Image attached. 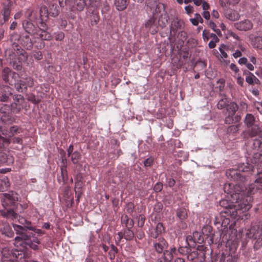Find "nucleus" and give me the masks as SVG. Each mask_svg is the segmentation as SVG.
<instances>
[{"label": "nucleus", "instance_id": "nucleus-48", "mask_svg": "<svg viewBox=\"0 0 262 262\" xmlns=\"http://www.w3.org/2000/svg\"><path fill=\"white\" fill-rule=\"evenodd\" d=\"M227 49L228 47L224 44H222L219 48V51L222 58H226L228 57V55L225 52V50H227Z\"/></svg>", "mask_w": 262, "mask_h": 262}, {"label": "nucleus", "instance_id": "nucleus-61", "mask_svg": "<svg viewBox=\"0 0 262 262\" xmlns=\"http://www.w3.org/2000/svg\"><path fill=\"white\" fill-rule=\"evenodd\" d=\"M27 228L29 230H32L34 231L36 233L39 234V235H43L45 234V232L41 229H36L32 226H28Z\"/></svg>", "mask_w": 262, "mask_h": 262}, {"label": "nucleus", "instance_id": "nucleus-18", "mask_svg": "<svg viewBox=\"0 0 262 262\" xmlns=\"http://www.w3.org/2000/svg\"><path fill=\"white\" fill-rule=\"evenodd\" d=\"M254 229H251L250 230H247L246 233V235L249 238H254L256 239V241L255 242L256 246H262V228L260 230V233H259V232L257 233H255Z\"/></svg>", "mask_w": 262, "mask_h": 262}, {"label": "nucleus", "instance_id": "nucleus-20", "mask_svg": "<svg viewBox=\"0 0 262 262\" xmlns=\"http://www.w3.org/2000/svg\"><path fill=\"white\" fill-rule=\"evenodd\" d=\"M19 42L27 50H31L33 46L32 39L28 35H21L19 39Z\"/></svg>", "mask_w": 262, "mask_h": 262}, {"label": "nucleus", "instance_id": "nucleus-32", "mask_svg": "<svg viewBox=\"0 0 262 262\" xmlns=\"http://www.w3.org/2000/svg\"><path fill=\"white\" fill-rule=\"evenodd\" d=\"M168 22V16L166 13L162 14L159 18L157 22L158 27L164 28L166 26Z\"/></svg>", "mask_w": 262, "mask_h": 262}, {"label": "nucleus", "instance_id": "nucleus-56", "mask_svg": "<svg viewBox=\"0 0 262 262\" xmlns=\"http://www.w3.org/2000/svg\"><path fill=\"white\" fill-rule=\"evenodd\" d=\"M163 184L161 182H158L155 185L154 187V190L156 192H159L163 189Z\"/></svg>", "mask_w": 262, "mask_h": 262}, {"label": "nucleus", "instance_id": "nucleus-29", "mask_svg": "<svg viewBox=\"0 0 262 262\" xmlns=\"http://www.w3.org/2000/svg\"><path fill=\"white\" fill-rule=\"evenodd\" d=\"M255 118L251 114H247L245 118L244 122L248 127H250L255 125Z\"/></svg>", "mask_w": 262, "mask_h": 262}, {"label": "nucleus", "instance_id": "nucleus-64", "mask_svg": "<svg viewBox=\"0 0 262 262\" xmlns=\"http://www.w3.org/2000/svg\"><path fill=\"white\" fill-rule=\"evenodd\" d=\"M33 57L37 60H40L42 58V53L39 51H35L33 53Z\"/></svg>", "mask_w": 262, "mask_h": 262}, {"label": "nucleus", "instance_id": "nucleus-51", "mask_svg": "<svg viewBox=\"0 0 262 262\" xmlns=\"http://www.w3.org/2000/svg\"><path fill=\"white\" fill-rule=\"evenodd\" d=\"M26 84L27 88L28 87H32L34 85L33 79L31 77H27L25 79H23Z\"/></svg>", "mask_w": 262, "mask_h": 262}, {"label": "nucleus", "instance_id": "nucleus-25", "mask_svg": "<svg viewBox=\"0 0 262 262\" xmlns=\"http://www.w3.org/2000/svg\"><path fill=\"white\" fill-rule=\"evenodd\" d=\"M14 257L18 258L19 256H23L24 258H29L31 256V252H28L26 250H23V247H20V249H16L12 252Z\"/></svg>", "mask_w": 262, "mask_h": 262}, {"label": "nucleus", "instance_id": "nucleus-4", "mask_svg": "<svg viewBox=\"0 0 262 262\" xmlns=\"http://www.w3.org/2000/svg\"><path fill=\"white\" fill-rule=\"evenodd\" d=\"M47 6H42L39 10V15L41 19L46 23L49 15L55 17L60 12L57 0H43Z\"/></svg>", "mask_w": 262, "mask_h": 262}, {"label": "nucleus", "instance_id": "nucleus-16", "mask_svg": "<svg viewBox=\"0 0 262 262\" xmlns=\"http://www.w3.org/2000/svg\"><path fill=\"white\" fill-rule=\"evenodd\" d=\"M145 28L149 30L152 34H156L159 30L156 14L149 19L145 23Z\"/></svg>", "mask_w": 262, "mask_h": 262}, {"label": "nucleus", "instance_id": "nucleus-57", "mask_svg": "<svg viewBox=\"0 0 262 262\" xmlns=\"http://www.w3.org/2000/svg\"><path fill=\"white\" fill-rule=\"evenodd\" d=\"M233 116L234 115L228 114L225 118V123L227 124L233 123L234 122Z\"/></svg>", "mask_w": 262, "mask_h": 262}, {"label": "nucleus", "instance_id": "nucleus-36", "mask_svg": "<svg viewBox=\"0 0 262 262\" xmlns=\"http://www.w3.org/2000/svg\"><path fill=\"white\" fill-rule=\"evenodd\" d=\"M240 0H220V3L223 7H227L228 6H234L238 4Z\"/></svg>", "mask_w": 262, "mask_h": 262}, {"label": "nucleus", "instance_id": "nucleus-33", "mask_svg": "<svg viewBox=\"0 0 262 262\" xmlns=\"http://www.w3.org/2000/svg\"><path fill=\"white\" fill-rule=\"evenodd\" d=\"M15 87L18 92L23 93L27 91V89L24 80H20L15 84Z\"/></svg>", "mask_w": 262, "mask_h": 262}, {"label": "nucleus", "instance_id": "nucleus-41", "mask_svg": "<svg viewBox=\"0 0 262 262\" xmlns=\"http://www.w3.org/2000/svg\"><path fill=\"white\" fill-rule=\"evenodd\" d=\"M253 146L256 150L262 151V138L255 139L253 141Z\"/></svg>", "mask_w": 262, "mask_h": 262}, {"label": "nucleus", "instance_id": "nucleus-24", "mask_svg": "<svg viewBox=\"0 0 262 262\" xmlns=\"http://www.w3.org/2000/svg\"><path fill=\"white\" fill-rule=\"evenodd\" d=\"M225 16L231 21L237 20L240 17L239 13L237 11L232 9L226 10L225 12Z\"/></svg>", "mask_w": 262, "mask_h": 262}, {"label": "nucleus", "instance_id": "nucleus-8", "mask_svg": "<svg viewBox=\"0 0 262 262\" xmlns=\"http://www.w3.org/2000/svg\"><path fill=\"white\" fill-rule=\"evenodd\" d=\"M237 215V212L234 208H226L224 211L220 213L221 220L222 221L221 226L224 227V229L228 228L230 223L229 217L235 219Z\"/></svg>", "mask_w": 262, "mask_h": 262}, {"label": "nucleus", "instance_id": "nucleus-37", "mask_svg": "<svg viewBox=\"0 0 262 262\" xmlns=\"http://www.w3.org/2000/svg\"><path fill=\"white\" fill-rule=\"evenodd\" d=\"M71 160L73 164H77L81 158L80 153L78 151H74L73 154L70 156Z\"/></svg>", "mask_w": 262, "mask_h": 262}, {"label": "nucleus", "instance_id": "nucleus-9", "mask_svg": "<svg viewBox=\"0 0 262 262\" xmlns=\"http://www.w3.org/2000/svg\"><path fill=\"white\" fill-rule=\"evenodd\" d=\"M184 22L182 19L178 17L173 18L171 20L170 25L169 26L170 35L174 37L178 33L180 32H181L182 34L183 33L186 34L182 31L184 28Z\"/></svg>", "mask_w": 262, "mask_h": 262}, {"label": "nucleus", "instance_id": "nucleus-53", "mask_svg": "<svg viewBox=\"0 0 262 262\" xmlns=\"http://www.w3.org/2000/svg\"><path fill=\"white\" fill-rule=\"evenodd\" d=\"M28 100L31 102L32 103L37 104L39 103L40 100L38 99H37L35 97V96L33 94L30 95L28 97Z\"/></svg>", "mask_w": 262, "mask_h": 262}, {"label": "nucleus", "instance_id": "nucleus-7", "mask_svg": "<svg viewBox=\"0 0 262 262\" xmlns=\"http://www.w3.org/2000/svg\"><path fill=\"white\" fill-rule=\"evenodd\" d=\"M18 194L13 191H10L7 193L3 194L1 202L3 206L5 208L13 207L16 210L18 208L21 207V205L18 203L19 201Z\"/></svg>", "mask_w": 262, "mask_h": 262}, {"label": "nucleus", "instance_id": "nucleus-6", "mask_svg": "<svg viewBox=\"0 0 262 262\" xmlns=\"http://www.w3.org/2000/svg\"><path fill=\"white\" fill-rule=\"evenodd\" d=\"M65 4L70 7V10L65 14L68 19H74L78 11H82L86 6L85 0H65Z\"/></svg>", "mask_w": 262, "mask_h": 262}, {"label": "nucleus", "instance_id": "nucleus-49", "mask_svg": "<svg viewBox=\"0 0 262 262\" xmlns=\"http://www.w3.org/2000/svg\"><path fill=\"white\" fill-rule=\"evenodd\" d=\"M118 252V249L114 245H112L111 249L109 251V255L111 259H114L115 257V254Z\"/></svg>", "mask_w": 262, "mask_h": 262}, {"label": "nucleus", "instance_id": "nucleus-34", "mask_svg": "<svg viewBox=\"0 0 262 262\" xmlns=\"http://www.w3.org/2000/svg\"><path fill=\"white\" fill-rule=\"evenodd\" d=\"M221 98L219 100L217 107L219 109L222 110L226 107H227L228 105L227 104L229 102L228 99L225 96H222Z\"/></svg>", "mask_w": 262, "mask_h": 262}, {"label": "nucleus", "instance_id": "nucleus-46", "mask_svg": "<svg viewBox=\"0 0 262 262\" xmlns=\"http://www.w3.org/2000/svg\"><path fill=\"white\" fill-rule=\"evenodd\" d=\"M191 250L190 248L188 246H185V247H180L178 249V250H177V252H178L180 254L182 255H187L190 252Z\"/></svg>", "mask_w": 262, "mask_h": 262}, {"label": "nucleus", "instance_id": "nucleus-52", "mask_svg": "<svg viewBox=\"0 0 262 262\" xmlns=\"http://www.w3.org/2000/svg\"><path fill=\"white\" fill-rule=\"evenodd\" d=\"M9 105L11 107V112L15 113H18L20 112V108H17V104L16 102L12 103Z\"/></svg>", "mask_w": 262, "mask_h": 262}, {"label": "nucleus", "instance_id": "nucleus-10", "mask_svg": "<svg viewBox=\"0 0 262 262\" xmlns=\"http://www.w3.org/2000/svg\"><path fill=\"white\" fill-rule=\"evenodd\" d=\"M4 137L0 136V164H7L8 165L12 164L13 162V158L11 156H9L8 152L4 147L7 144L5 143Z\"/></svg>", "mask_w": 262, "mask_h": 262}, {"label": "nucleus", "instance_id": "nucleus-35", "mask_svg": "<svg viewBox=\"0 0 262 262\" xmlns=\"http://www.w3.org/2000/svg\"><path fill=\"white\" fill-rule=\"evenodd\" d=\"M238 109V105L234 102L231 103L227 107V111L228 114L234 116Z\"/></svg>", "mask_w": 262, "mask_h": 262}, {"label": "nucleus", "instance_id": "nucleus-1", "mask_svg": "<svg viewBox=\"0 0 262 262\" xmlns=\"http://www.w3.org/2000/svg\"><path fill=\"white\" fill-rule=\"evenodd\" d=\"M23 28L26 32L30 34L34 39H39L40 41L35 43L37 49H42L45 47L44 40H51L52 36L47 31L48 27L46 22L40 19L38 13L33 11L30 17L22 22Z\"/></svg>", "mask_w": 262, "mask_h": 262}, {"label": "nucleus", "instance_id": "nucleus-45", "mask_svg": "<svg viewBox=\"0 0 262 262\" xmlns=\"http://www.w3.org/2000/svg\"><path fill=\"white\" fill-rule=\"evenodd\" d=\"M10 72V70L9 68H5L2 72V79L3 80L7 83L9 81V74Z\"/></svg>", "mask_w": 262, "mask_h": 262}, {"label": "nucleus", "instance_id": "nucleus-14", "mask_svg": "<svg viewBox=\"0 0 262 262\" xmlns=\"http://www.w3.org/2000/svg\"><path fill=\"white\" fill-rule=\"evenodd\" d=\"M33 234H28L27 231L17 235L14 238V245L16 247L25 246V243L31 237Z\"/></svg>", "mask_w": 262, "mask_h": 262}, {"label": "nucleus", "instance_id": "nucleus-17", "mask_svg": "<svg viewBox=\"0 0 262 262\" xmlns=\"http://www.w3.org/2000/svg\"><path fill=\"white\" fill-rule=\"evenodd\" d=\"M235 28L239 30L247 31L250 30L253 28V24L249 19H245L234 24Z\"/></svg>", "mask_w": 262, "mask_h": 262}, {"label": "nucleus", "instance_id": "nucleus-11", "mask_svg": "<svg viewBox=\"0 0 262 262\" xmlns=\"http://www.w3.org/2000/svg\"><path fill=\"white\" fill-rule=\"evenodd\" d=\"M247 131H244L242 136L244 139H248L249 137L252 138L255 136H260L262 135V130L257 124L252 125Z\"/></svg>", "mask_w": 262, "mask_h": 262}, {"label": "nucleus", "instance_id": "nucleus-44", "mask_svg": "<svg viewBox=\"0 0 262 262\" xmlns=\"http://www.w3.org/2000/svg\"><path fill=\"white\" fill-rule=\"evenodd\" d=\"M191 23L194 26H197L199 22L203 23V20L199 14L196 13L194 17L190 19Z\"/></svg>", "mask_w": 262, "mask_h": 262}, {"label": "nucleus", "instance_id": "nucleus-21", "mask_svg": "<svg viewBox=\"0 0 262 262\" xmlns=\"http://www.w3.org/2000/svg\"><path fill=\"white\" fill-rule=\"evenodd\" d=\"M203 241V238L201 237V236L199 232H195L193 234V236H188L186 237V242L189 246H194L195 243H201Z\"/></svg>", "mask_w": 262, "mask_h": 262}, {"label": "nucleus", "instance_id": "nucleus-13", "mask_svg": "<svg viewBox=\"0 0 262 262\" xmlns=\"http://www.w3.org/2000/svg\"><path fill=\"white\" fill-rule=\"evenodd\" d=\"M32 234L31 237L25 243V246L23 247V250H26L28 252H31L29 251L28 247L30 248L34 251H37L39 250V247L38 245L40 244V240L37 237L34 236V234Z\"/></svg>", "mask_w": 262, "mask_h": 262}, {"label": "nucleus", "instance_id": "nucleus-27", "mask_svg": "<svg viewBox=\"0 0 262 262\" xmlns=\"http://www.w3.org/2000/svg\"><path fill=\"white\" fill-rule=\"evenodd\" d=\"M129 1V0H115L114 4L116 8L121 11L126 8Z\"/></svg>", "mask_w": 262, "mask_h": 262}, {"label": "nucleus", "instance_id": "nucleus-3", "mask_svg": "<svg viewBox=\"0 0 262 262\" xmlns=\"http://www.w3.org/2000/svg\"><path fill=\"white\" fill-rule=\"evenodd\" d=\"M153 241V248L157 253L161 254V256L158 257L156 262H170L173 258L174 255L177 254V249L171 247L169 250H167L168 244L163 237L155 238Z\"/></svg>", "mask_w": 262, "mask_h": 262}, {"label": "nucleus", "instance_id": "nucleus-19", "mask_svg": "<svg viewBox=\"0 0 262 262\" xmlns=\"http://www.w3.org/2000/svg\"><path fill=\"white\" fill-rule=\"evenodd\" d=\"M10 3L11 2L7 5H5L2 12L0 13V24L1 25H3L9 19L11 13Z\"/></svg>", "mask_w": 262, "mask_h": 262}, {"label": "nucleus", "instance_id": "nucleus-42", "mask_svg": "<svg viewBox=\"0 0 262 262\" xmlns=\"http://www.w3.org/2000/svg\"><path fill=\"white\" fill-rule=\"evenodd\" d=\"M92 26L97 25L99 21L100 17L98 13H93L90 17Z\"/></svg>", "mask_w": 262, "mask_h": 262}, {"label": "nucleus", "instance_id": "nucleus-59", "mask_svg": "<svg viewBox=\"0 0 262 262\" xmlns=\"http://www.w3.org/2000/svg\"><path fill=\"white\" fill-rule=\"evenodd\" d=\"M163 209V204L161 202H157L154 206V210L157 212H160Z\"/></svg>", "mask_w": 262, "mask_h": 262}, {"label": "nucleus", "instance_id": "nucleus-23", "mask_svg": "<svg viewBox=\"0 0 262 262\" xmlns=\"http://www.w3.org/2000/svg\"><path fill=\"white\" fill-rule=\"evenodd\" d=\"M244 75L246 76V81L250 85H254L255 84H258L260 83L259 79L253 75L252 73L248 71L245 72Z\"/></svg>", "mask_w": 262, "mask_h": 262}, {"label": "nucleus", "instance_id": "nucleus-63", "mask_svg": "<svg viewBox=\"0 0 262 262\" xmlns=\"http://www.w3.org/2000/svg\"><path fill=\"white\" fill-rule=\"evenodd\" d=\"M154 159L152 157H149L146 159L144 161V165L145 167H149L151 166L153 163Z\"/></svg>", "mask_w": 262, "mask_h": 262}, {"label": "nucleus", "instance_id": "nucleus-47", "mask_svg": "<svg viewBox=\"0 0 262 262\" xmlns=\"http://www.w3.org/2000/svg\"><path fill=\"white\" fill-rule=\"evenodd\" d=\"M3 233L5 234L6 236L9 237H13L14 235V232L12 231V229L9 227L4 228L3 230Z\"/></svg>", "mask_w": 262, "mask_h": 262}, {"label": "nucleus", "instance_id": "nucleus-30", "mask_svg": "<svg viewBox=\"0 0 262 262\" xmlns=\"http://www.w3.org/2000/svg\"><path fill=\"white\" fill-rule=\"evenodd\" d=\"M121 223L123 224H125L127 228H132L134 226L133 220L129 219L127 215H122Z\"/></svg>", "mask_w": 262, "mask_h": 262}, {"label": "nucleus", "instance_id": "nucleus-26", "mask_svg": "<svg viewBox=\"0 0 262 262\" xmlns=\"http://www.w3.org/2000/svg\"><path fill=\"white\" fill-rule=\"evenodd\" d=\"M164 232V227L161 223H159L156 226V228L152 231L150 233L151 237L157 238L159 235Z\"/></svg>", "mask_w": 262, "mask_h": 262}, {"label": "nucleus", "instance_id": "nucleus-60", "mask_svg": "<svg viewBox=\"0 0 262 262\" xmlns=\"http://www.w3.org/2000/svg\"><path fill=\"white\" fill-rule=\"evenodd\" d=\"M145 217L143 215H140L138 221V225L140 227H142L144 224Z\"/></svg>", "mask_w": 262, "mask_h": 262}, {"label": "nucleus", "instance_id": "nucleus-38", "mask_svg": "<svg viewBox=\"0 0 262 262\" xmlns=\"http://www.w3.org/2000/svg\"><path fill=\"white\" fill-rule=\"evenodd\" d=\"M236 258L233 257L231 255L224 254H222L220 262H236Z\"/></svg>", "mask_w": 262, "mask_h": 262}, {"label": "nucleus", "instance_id": "nucleus-31", "mask_svg": "<svg viewBox=\"0 0 262 262\" xmlns=\"http://www.w3.org/2000/svg\"><path fill=\"white\" fill-rule=\"evenodd\" d=\"M176 214L177 216L181 220H185L188 216L186 209L183 207L178 208L177 210Z\"/></svg>", "mask_w": 262, "mask_h": 262}, {"label": "nucleus", "instance_id": "nucleus-50", "mask_svg": "<svg viewBox=\"0 0 262 262\" xmlns=\"http://www.w3.org/2000/svg\"><path fill=\"white\" fill-rule=\"evenodd\" d=\"M0 112L2 113L9 114L11 112V107L9 104H4L0 108Z\"/></svg>", "mask_w": 262, "mask_h": 262}, {"label": "nucleus", "instance_id": "nucleus-2", "mask_svg": "<svg viewBox=\"0 0 262 262\" xmlns=\"http://www.w3.org/2000/svg\"><path fill=\"white\" fill-rule=\"evenodd\" d=\"M253 170V166L251 164L247 163H241L238 165L237 169H230L226 171V175L229 179L233 180L234 181L237 182V184L226 183L224 187V190L225 193L230 194L231 198H235L236 202L239 199L240 192L242 191V188L240 187V183L244 182L246 177V172L250 173Z\"/></svg>", "mask_w": 262, "mask_h": 262}, {"label": "nucleus", "instance_id": "nucleus-28", "mask_svg": "<svg viewBox=\"0 0 262 262\" xmlns=\"http://www.w3.org/2000/svg\"><path fill=\"white\" fill-rule=\"evenodd\" d=\"M251 43L253 48L262 50V36H256L252 38Z\"/></svg>", "mask_w": 262, "mask_h": 262}, {"label": "nucleus", "instance_id": "nucleus-62", "mask_svg": "<svg viewBox=\"0 0 262 262\" xmlns=\"http://www.w3.org/2000/svg\"><path fill=\"white\" fill-rule=\"evenodd\" d=\"M220 204L221 206L224 207V209L223 211H224L226 208H231L230 207L231 205L228 204V202L226 200H223L220 201Z\"/></svg>", "mask_w": 262, "mask_h": 262}, {"label": "nucleus", "instance_id": "nucleus-58", "mask_svg": "<svg viewBox=\"0 0 262 262\" xmlns=\"http://www.w3.org/2000/svg\"><path fill=\"white\" fill-rule=\"evenodd\" d=\"M55 38L56 40L61 41L64 38V34L62 32L55 33Z\"/></svg>", "mask_w": 262, "mask_h": 262}, {"label": "nucleus", "instance_id": "nucleus-22", "mask_svg": "<svg viewBox=\"0 0 262 262\" xmlns=\"http://www.w3.org/2000/svg\"><path fill=\"white\" fill-rule=\"evenodd\" d=\"M251 192L254 193L256 190H262V173L258 174L255 183L250 187Z\"/></svg>", "mask_w": 262, "mask_h": 262}, {"label": "nucleus", "instance_id": "nucleus-5", "mask_svg": "<svg viewBox=\"0 0 262 262\" xmlns=\"http://www.w3.org/2000/svg\"><path fill=\"white\" fill-rule=\"evenodd\" d=\"M2 134L8 137V138H4L5 143L8 145L10 143H17L23 144V139L21 137H16V136L22 133L24 129L20 126L13 125L10 127L8 130H2Z\"/></svg>", "mask_w": 262, "mask_h": 262}, {"label": "nucleus", "instance_id": "nucleus-12", "mask_svg": "<svg viewBox=\"0 0 262 262\" xmlns=\"http://www.w3.org/2000/svg\"><path fill=\"white\" fill-rule=\"evenodd\" d=\"M19 210V208L17 210L13 207L7 208L1 211V215L8 220L14 221L19 217L18 213H21V211Z\"/></svg>", "mask_w": 262, "mask_h": 262}, {"label": "nucleus", "instance_id": "nucleus-15", "mask_svg": "<svg viewBox=\"0 0 262 262\" xmlns=\"http://www.w3.org/2000/svg\"><path fill=\"white\" fill-rule=\"evenodd\" d=\"M12 96V89L8 85H3L0 90V101L8 102Z\"/></svg>", "mask_w": 262, "mask_h": 262}, {"label": "nucleus", "instance_id": "nucleus-43", "mask_svg": "<svg viewBox=\"0 0 262 262\" xmlns=\"http://www.w3.org/2000/svg\"><path fill=\"white\" fill-rule=\"evenodd\" d=\"M12 226L14 228V231H15L16 234L18 235L20 234H21L26 231V228L18 225L15 224H13Z\"/></svg>", "mask_w": 262, "mask_h": 262}, {"label": "nucleus", "instance_id": "nucleus-55", "mask_svg": "<svg viewBox=\"0 0 262 262\" xmlns=\"http://www.w3.org/2000/svg\"><path fill=\"white\" fill-rule=\"evenodd\" d=\"M212 33H210L208 30H204L203 31V38L204 41H207L209 38H210V36Z\"/></svg>", "mask_w": 262, "mask_h": 262}, {"label": "nucleus", "instance_id": "nucleus-54", "mask_svg": "<svg viewBox=\"0 0 262 262\" xmlns=\"http://www.w3.org/2000/svg\"><path fill=\"white\" fill-rule=\"evenodd\" d=\"M135 206L134 203L129 202L126 206V210L127 213H132L134 210Z\"/></svg>", "mask_w": 262, "mask_h": 262}, {"label": "nucleus", "instance_id": "nucleus-40", "mask_svg": "<svg viewBox=\"0 0 262 262\" xmlns=\"http://www.w3.org/2000/svg\"><path fill=\"white\" fill-rule=\"evenodd\" d=\"M241 126V124H238L236 125H233L230 126L229 127H228V128L227 129L228 133L232 134H235L239 130Z\"/></svg>", "mask_w": 262, "mask_h": 262}, {"label": "nucleus", "instance_id": "nucleus-39", "mask_svg": "<svg viewBox=\"0 0 262 262\" xmlns=\"http://www.w3.org/2000/svg\"><path fill=\"white\" fill-rule=\"evenodd\" d=\"M132 228H127L124 232V237L127 241H131L134 237V233Z\"/></svg>", "mask_w": 262, "mask_h": 262}]
</instances>
